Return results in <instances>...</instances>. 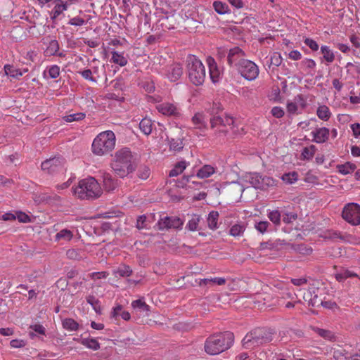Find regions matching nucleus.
Listing matches in <instances>:
<instances>
[{
    "label": "nucleus",
    "mask_w": 360,
    "mask_h": 360,
    "mask_svg": "<svg viewBox=\"0 0 360 360\" xmlns=\"http://www.w3.org/2000/svg\"><path fill=\"white\" fill-rule=\"evenodd\" d=\"M65 160L60 155L55 156L42 162L41 169L49 174L60 172L64 167Z\"/></svg>",
    "instance_id": "9d476101"
},
{
    "label": "nucleus",
    "mask_w": 360,
    "mask_h": 360,
    "mask_svg": "<svg viewBox=\"0 0 360 360\" xmlns=\"http://www.w3.org/2000/svg\"><path fill=\"white\" fill-rule=\"evenodd\" d=\"M229 189L230 191H236L237 195H241L242 192L243 191V186L236 182H232L229 184Z\"/></svg>",
    "instance_id": "680f3d73"
},
{
    "label": "nucleus",
    "mask_w": 360,
    "mask_h": 360,
    "mask_svg": "<svg viewBox=\"0 0 360 360\" xmlns=\"http://www.w3.org/2000/svg\"><path fill=\"white\" fill-rule=\"evenodd\" d=\"M184 225V220L176 216H167L163 218H160L156 226L158 230L164 231L173 229H181Z\"/></svg>",
    "instance_id": "9b49d317"
},
{
    "label": "nucleus",
    "mask_w": 360,
    "mask_h": 360,
    "mask_svg": "<svg viewBox=\"0 0 360 360\" xmlns=\"http://www.w3.org/2000/svg\"><path fill=\"white\" fill-rule=\"evenodd\" d=\"M297 219V214L295 212H285L283 217V221L285 224H290L292 221Z\"/></svg>",
    "instance_id": "603ef678"
},
{
    "label": "nucleus",
    "mask_w": 360,
    "mask_h": 360,
    "mask_svg": "<svg viewBox=\"0 0 360 360\" xmlns=\"http://www.w3.org/2000/svg\"><path fill=\"white\" fill-rule=\"evenodd\" d=\"M243 179L245 181L250 183L256 189L266 190L274 184V180L272 178L262 176L258 173L246 174Z\"/></svg>",
    "instance_id": "0eeeda50"
},
{
    "label": "nucleus",
    "mask_w": 360,
    "mask_h": 360,
    "mask_svg": "<svg viewBox=\"0 0 360 360\" xmlns=\"http://www.w3.org/2000/svg\"><path fill=\"white\" fill-rule=\"evenodd\" d=\"M234 335L230 331H225L210 335L205 342V351L210 355L220 354L233 345Z\"/></svg>",
    "instance_id": "f03ea898"
},
{
    "label": "nucleus",
    "mask_w": 360,
    "mask_h": 360,
    "mask_svg": "<svg viewBox=\"0 0 360 360\" xmlns=\"http://www.w3.org/2000/svg\"><path fill=\"white\" fill-rule=\"evenodd\" d=\"M315 331L317 333V334H319V336L326 340H331L332 339L335 338L334 334L330 330L316 328Z\"/></svg>",
    "instance_id": "c03bdc74"
},
{
    "label": "nucleus",
    "mask_w": 360,
    "mask_h": 360,
    "mask_svg": "<svg viewBox=\"0 0 360 360\" xmlns=\"http://www.w3.org/2000/svg\"><path fill=\"white\" fill-rule=\"evenodd\" d=\"M304 44L308 46L312 51H316L319 50V45L316 41L310 38H306L304 41Z\"/></svg>",
    "instance_id": "bf43d9fd"
},
{
    "label": "nucleus",
    "mask_w": 360,
    "mask_h": 360,
    "mask_svg": "<svg viewBox=\"0 0 360 360\" xmlns=\"http://www.w3.org/2000/svg\"><path fill=\"white\" fill-rule=\"evenodd\" d=\"M49 75L52 79L57 78L60 75V68L57 65H51L49 68Z\"/></svg>",
    "instance_id": "3c124183"
},
{
    "label": "nucleus",
    "mask_w": 360,
    "mask_h": 360,
    "mask_svg": "<svg viewBox=\"0 0 360 360\" xmlns=\"http://www.w3.org/2000/svg\"><path fill=\"white\" fill-rule=\"evenodd\" d=\"M4 71L6 75L16 79L22 75V72L19 69H16L13 65L9 64L4 65Z\"/></svg>",
    "instance_id": "c756f323"
},
{
    "label": "nucleus",
    "mask_w": 360,
    "mask_h": 360,
    "mask_svg": "<svg viewBox=\"0 0 360 360\" xmlns=\"http://www.w3.org/2000/svg\"><path fill=\"white\" fill-rule=\"evenodd\" d=\"M79 73L86 80H89L93 82H97L96 79L92 76V71L90 69L84 70L79 72Z\"/></svg>",
    "instance_id": "864d4df0"
},
{
    "label": "nucleus",
    "mask_w": 360,
    "mask_h": 360,
    "mask_svg": "<svg viewBox=\"0 0 360 360\" xmlns=\"http://www.w3.org/2000/svg\"><path fill=\"white\" fill-rule=\"evenodd\" d=\"M342 217L353 226L360 224V205L354 202L347 204L342 211Z\"/></svg>",
    "instance_id": "1a4fd4ad"
},
{
    "label": "nucleus",
    "mask_w": 360,
    "mask_h": 360,
    "mask_svg": "<svg viewBox=\"0 0 360 360\" xmlns=\"http://www.w3.org/2000/svg\"><path fill=\"white\" fill-rule=\"evenodd\" d=\"M68 24L74 26H82L85 24V20L82 18L75 17L69 20Z\"/></svg>",
    "instance_id": "0e129e2a"
},
{
    "label": "nucleus",
    "mask_w": 360,
    "mask_h": 360,
    "mask_svg": "<svg viewBox=\"0 0 360 360\" xmlns=\"http://www.w3.org/2000/svg\"><path fill=\"white\" fill-rule=\"evenodd\" d=\"M271 114L276 118H281L284 115V110L281 107L275 106L271 109Z\"/></svg>",
    "instance_id": "e2e57ef3"
},
{
    "label": "nucleus",
    "mask_w": 360,
    "mask_h": 360,
    "mask_svg": "<svg viewBox=\"0 0 360 360\" xmlns=\"http://www.w3.org/2000/svg\"><path fill=\"white\" fill-rule=\"evenodd\" d=\"M60 50L59 42L56 39H51L44 51L46 56H55V53Z\"/></svg>",
    "instance_id": "6ab92c4d"
},
{
    "label": "nucleus",
    "mask_w": 360,
    "mask_h": 360,
    "mask_svg": "<svg viewBox=\"0 0 360 360\" xmlns=\"http://www.w3.org/2000/svg\"><path fill=\"white\" fill-rule=\"evenodd\" d=\"M85 114L83 112H77L65 115L63 119L67 122H72L73 121H80L85 118Z\"/></svg>",
    "instance_id": "4c0bfd02"
},
{
    "label": "nucleus",
    "mask_w": 360,
    "mask_h": 360,
    "mask_svg": "<svg viewBox=\"0 0 360 360\" xmlns=\"http://www.w3.org/2000/svg\"><path fill=\"white\" fill-rule=\"evenodd\" d=\"M224 124V118L221 115L212 116L210 118V125L212 129L218 125L223 126Z\"/></svg>",
    "instance_id": "09e8293b"
},
{
    "label": "nucleus",
    "mask_w": 360,
    "mask_h": 360,
    "mask_svg": "<svg viewBox=\"0 0 360 360\" xmlns=\"http://www.w3.org/2000/svg\"><path fill=\"white\" fill-rule=\"evenodd\" d=\"M80 343L86 347L94 351L100 349L99 342L94 338H82L80 340Z\"/></svg>",
    "instance_id": "bb28decb"
},
{
    "label": "nucleus",
    "mask_w": 360,
    "mask_h": 360,
    "mask_svg": "<svg viewBox=\"0 0 360 360\" xmlns=\"http://www.w3.org/2000/svg\"><path fill=\"white\" fill-rule=\"evenodd\" d=\"M281 213L278 210H272L269 212L268 217L276 225L279 226L281 224Z\"/></svg>",
    "instance_id": "79ce46f5"
},
{
    "label": "nucleus",
    "mask_w": 360,
    "mask_h": 360,
    "mask_svg": "<svg viewBox=\"0 0 360 360\" xmlns=\"http://www.w3.org/2000/svg\"><path fill=\"white\" fill-rule=\"evenodd\" d=\"M269 222L266 221H262L256 223L255 225V229L261 233H264L269 226Z\"/></svg>",
    "instance_id": "5fc2aeb1"
},
{
    "label": "nucleus",
    "mask_w": 360,
    "mask_h": 360,
    "mask_svg": "<svg viewBox=\"0 0 360 360\" xmlns=\"http://www.w3.org/2000/svg\"><path fill=\"white\" fill-rule=\"evenodd\" d=\"M301 65L306 69H314L316 64L313 59L305 58L301 62Z\"/></svg>",
    "instance_id": "13d9d810"
},
{
    "label": "nucleus",
    "mask_w": 360,
    "mask_h": 360,
    "mask_svg": "<svg viewBox=\"0 0 360 360\" xmlns=\"http://www.w3.org/2000/svg\"><path fill=\"white\" fill-rule=\"evenodd\" d=\"M245 52L238 46H235L229 49L227 54V62L230 66H234L237 68V64L240 63L241 60H245Z\"/></svg>",
    "instance_id": "f8f14e48"
},
{
    "label": "nucleus",
    "mask_w": 360,
    "mask_h": 360,
    "mask_svg": "<svg viewBox=\"0 0 360 360\" xmlns=\"http://www.w3.org/2000/svg\"><path fill=\"white\" fill-rule=\"evenodd\" d=\"M150 174V169L146 165H141L138 169L137 176L139 179L146 180L147 179Z\"/></svg>",
    "instance_id": "58836bf2"
},
{
    "label": "nucleus",
    "mask_w": 360,
    "mask_h": 360,
    "mask_svg": "<svg viewBox=\"0 0 360 360\" xmlns=\"http://www.w3.org/2000/svg\"><path fill=\"white\" fill-rule=\"evenodd\" d=\"M205 119V116L202 113L197 112L192 117V122L198 129H207V125Z\"/></svg>",
    "instance_id": "aec40b11"
},
{
    "label": "nucleus",
    "mask_w": 360,
    "mask_h": 360,
    "mask_svg": "<svg viewBox=\"0 0 360 360\" xmlns=\"http://www.w3.org/2000/svg\"><path fill=\"white\" fill-rule=\"evenodd\" d=\"M356 276H357L356 274L352 273L349 270H344L342 272L337 274L335 275V278L337 279L338 281L342 282L347 278Z\"/></svg>",
    "instance_id": "37998d69"
},
{
    "label": "nucleus",
    "mask_w": 360,
    "mask_h": 360,
    "mask_svg": "<svg viewBox=\"0 0 360 360\" xmlns=\"http://www.w3.org/2000/svg\"><path fill=\"white\" fill-rule=\"evenodd\" d=\"M158 110L160 112L165 115H176L178 114L176 108L171 103H166L158 105Z\"/></svg>",
    "instance_id": "a211bd4d"
},
{
    "label": "nucleus",
    "mask_w": 360,
    "mask_h": 360,
    "mask_svg": "<svg viewBox=\"0 0 360 360\" xmlns=\"http://www.w3.org/2000/svg\"><path fill=\"white\" fill-rule=\"evenodd\" d=\"M30 328L32 329L34 332L41 335H45L46 333V329L41 324L37 323L30 325Z\"/></svg>",
    "instance_id": "052dcab7"
},
{
    "label": "nucleus",
    "mask_w": 360,
    "mask_h": 360,
    "mask_svg": "<svg viewBox=\"0 0 360 360\" xmlns=\"http://www.w3.org/2000/svg\"><path fill=\"white\" fill-rule=\"evenodd\" d=\"M298 174L295 172L285 173L282 176V180L286 184H292L297 180Z\"/></svg>",
    "instance_id": "ea45409f"
},
{
    "label": "nucleus",
    "mask_w": 360,
    "mask_h": 360,
    "mask_svg": "<svg viewBox=\"0 0 360 360\" xmlns=\"http://www.w3.org/2000/svg\"><path fill=\"white\" fill-rule=\"evenodd\" d=\"M167 141L169 146V150L175 152H179L184 148V143L181 139H169Z\"/></svg>",
    "instance_id": "393cba45"
},
{
    "label": "nucleus",
    "mask_w": 360,
    "mask_h": 360,
    "mask_svg": "<svg viewBox=\"0 0 360 360\" xmlns=\"http://www.w3.org/2000/svg\"><path fill=\"white\" fill-rule=\"evenodd\" d=\"M186 167V162L183 160L175 164L174 168L169 171V176H177L181 174Z\"/></svg>",
    "instance_id": "cd10ccee"
},
{
    "label": "nucleus",
    "mask_w": 360,
    "mask_h": 360,
    "mask_svg": "<svg viewBox=\"0 0 360 360\" xmlns=\"http://www.w3.org/2000/svg\"><path fill=\"white\" fill-rule=\"evenodd\" d=\"M111 61L121 67L125 66L127 64V59L122 53H119L117 51L112 52Z\"/></svg>",
    "instance_id": "2f4dec72"
},
{
    "label": "nucleus",
    "mask_w": 360,
    "mask_h": 360,
    "mask_svg": "<svg viewBox=\"0 0 360 360\" xmlns=\"http://www.w3.org/2000/svg\"><path fill=\"white\" fill-rule=\"evenodd\" d=\"M74 193L80 199H96L98 198L102 190L98 181L93 177L82 179L79 182L77 187L74 188Z\"/></svg>",
    "instance_id": "39448f33"
},
{
    "label": "nucleus",
    "mask_w": 360,
    "mask_h": 360,
    "mask_svg": "<svg viewBox=\"0 0 360 360\" xmlns=\"http://www.w3.org/2000/svg\"><path fill=\"white\" fill-rule=\"evenodd\" d=\"M245 230V227L243 224H236L231 227L229 233L234 237L240 236L243 233Z\"/></svg>",
    "instance_id": "e433bc0d"
},
{
    "label": "nucleus",
    "mask_w": 360,
    "mask_h": 360,
    "mask_svg": "<svg viewBox=\"0 0 360 360\" xmlns=\"http://www.w3.org/2000/svg\"><path fill=\"white\" fill-rule=\"evenodd\" d=\"M223 110V108L221 107V105H220V103H214L212 104V107L209 109V113L211 116H214V115H219V112H221Z\"/></svg>",
    "instance_id": "6e6d98bb"
},
{
    "label": "nucleus",
    "mask_w": 360,
    "mask_h": 360,
    "mask_svg": "<svg viewBox=\"0 0 360 360\" xmlns=\"http://www.w3.org/2000/svg\"><path fill=\"white\" fill-rule=\"evenodd\" d=\"M72 233L68 229H63L56 235V240H59L60 239H65L66 240H70L72 238Z\"/></svg>",
    "instance_id": "a19ab883"
},
{
    "label": "nucleus",
    "mask_w": 360,
    "mask_h": 360,
    "mask_svg": "<svg viewBox=\"0 0 360 360\" xmlns=\"http://www.w3.org/2000/svg\"><path fill=\"white\" fill-rule=\"evenodd\" d=\"M199 221L200 217L195 215L191 220L188 221L186 226V229L191 231H195L198 228Z\"/></svg>",
    "instance_id": "49530a36"
},
{
    "label": "nucleus",
    "mask_w": 360,
    "mask_h": 360,
    "mask_svg": "<svg viewBox=\"0 0 360 360\" xmlns=\"http://www.w3.org/2000/svg\"><path fill=\"white\" fill-rule=\"evenodd\" d=\"M67 257L71 259L80 260L82 257L79 250L70 249L66 252Z\"/></svg>",
    "instance_id": "de8ad7c7"
},
{
    "label": "nucleus",
    "mask_w": 360,
    "mask_h": 360,
    "mask_svg": "<svg viewBox=\"0 0 360 360\" xmlns=\"http://www.w3.org/2000/svg\"><path fill=\"white\" fill-rule=\"evenodd\" d=\"M111 84L114 89L122 91L124 82L122 79H116L111 82Z\"/></svg>",
    "instance_id": "338daca9"
},
{
    "label": "nucleus",
    "mask_w": 360,
    "mask_h": 360,
    "mask_svg": "<svg viewBox=\"0 0 360 360\" xmlns=\"http://www.w3.org/2000/svg\"><path fill=\"white\" fill-rule=\"evenodd\" d=\"M213 7L214 11L220 15L230 13L231 10L229 8V6L222 1H214L213 2Z\"/></svg>",
    "instance_id": "b1692460"
},
{
    "label": "nucleus",
    "mask_w": 360,
    "mask_h": 360,
    "mask_svg": "<svg viewBox=\"0 0 360 360\" xmlns=\"http://www.w3.org/2000/svg\"><path fill=\"white\" fill-rule=\"evenodd\" d=\"M183 74V68L180 64H174L169 70L168 78L172 82L177 81Z\"/></svg>",
    "instance_id": "f3484780"
},
{
    "label": "nucleus",
    "mask_w": 360,
    "mask_h": 360,
    "mask_svg": "<svg viewBox=\"0 0 360 360\" xmlns=\"http://www.w3.org/2000/svg\"><path fill=\"white\" fill-rule=\"evenodd\" d=\"M103 187L108 192L114 191L117 186V180L114 179L109 173H103L102 175Z\"/></svg>",
    "instance_id": "dca6fc26"
},
{
    "label": "nucleus",
    "mask_w": 360,
    "mask_h": 360,
    "mask_svg": "<svg viewBox=\"0 0 360 360\" xmlns=\"http://www.w3.org/2000/svg\"><path fill=\"white\" fill-rule=\"evenodd\" d=\"M214 172L215 170L212 166L210 165H205L198 171L196 176L198 178L204 179L210 176Z\"/></svg>",
    "instance_id": "412c9836"
},
{
    "label": "nucleus",
    "mask_w": 360,
    "mask_h": 360,
    "mask_svg": "<svg viewBox=\"0 0 360 360\" xmlns=\"http://www.w3.org/2000/svg\"><path fill=\"white\" fill-rule=\"evenodd\" d=\"M15 217L18 219V220L22 223H28L31 221L30 217L25 214V212L20 211L16 212Z\"/></svg>",
    "instance_id": "4d7b16f0"
},
{
    "label": "nucleus",
    "mask_w": 360,
    "mask_h": 360,
    "mask_svg": "<svg viewBox=\"0 0 360 360\" xmlns=\"http://www.w3.org/2000/svg\"><path fill=\"white\" fill-rule=\"evenodd\" d=\"M131 269L127 265L120 266L116 271V274L122 277H128L131 274Z\"/></svg>",
    "instance_id": "a18cd8bd"
},
{
    "label": "nucleus",
    "mask_w": 360,
    "mask_h": 360,
    "mask_svg": "<svg viewBox=\"0 0 360 360\" xmlns=\"http://www.w3.org/2000/svg\"><path fill=\"white\" fill-rule=\"evenodd\" d=\"M282 61L283 58L281 57V55L279 53L274 52L272 53L269 60H268L266 63L269 68H270L271 66L278 67L279 65H281Z\"/></svg>",
    "instance_id": "473e14b6"
},
{
    "label": "nucleus",
    "mask_w": 360,
    "mask_h": 360,
    "mask_svg": "<svg viewBox=\"0 0 360 360\" xmlns=\"http://www.w3.org/2000/svg\"><path fill=\"white\" fill-rule=\"evenodd\" d=\"M323 58L328 63H332L335 60V55L333 52L329 49L328 46H322L321 47Z\"/></svg>",
    "instance_id": "c9c22d12"
},
{
    "label": "nucleus",
    "mask_w": 360,
    "mask_h": 360,
    "mask_svg": "<svg viewBox=\"0 0 360 360\" xmlns=\"http://www.w3.org/2000/svg\"><path fill=\"white\" fill-rule=\"evenodd\" d=\"M333 357L336 360H347V352L345 349H336L333 352Z\"/></svg>",
    "instance_id": "8fccbe9b"
},
{
    "label": "nucleus",
    "mask_w": 360,
    "mask_h": 360,
    "mask_svg": "<svg viewBox=\"0 0 360 360\" xmlns=\"http://www.w3.org/2000/svg\"><path fill=\"white\" fill-rule=\"evenodd\" d=\"M146 215H141L139 216L136 220V227L138 229H142L146 227Z\"/></svg>",
    "instance_id": "774afa93"
},
{
    "label": "nucleus",
    "mask_w": 360,
    "mask_h": 360,
    "mask_svg": "<svg viewBox=\"0 0 360 360\" xmlns=\"http://www.w3.org/2000/svg\"><path fill=\"white\" fill-rule=\"evenodd\" d=\"M186 71L190 82L195 86L202 85L205 79V68L201 60L195 55L186 58Z\"/></svg>",
    "instance_id": "20e7f679"
},
{
    "label": "nucleus",
    "mask_w": 360,
    "mask_h": 360,
    "mask_svg": "<svg viewBox=\"0 0 360 360\" xmlns=\"http://www.w3.org/2000/svg\"><path fill=\"white\" fill-rule=\"evenodd\" d=\"M356 168V165L350 162H347L345 164L337 165L338 172L344 175L353 172Z\"/></svg>",
    "instance_id": "4be33fe9"
},
{
    "label": "nucleus",
    "mask_w": 360,
    "mask_h": 360,
    "mask_svg": "<svg viewBox=\"0 0 360 360\" xmlns=\"http://www.w3.org/2000/svg\"><path fill=\"white\" fill-rule=\"evenodd\" d=\"M316 150V148L314 145H311L309 147H305L303 148L301 156L302 160H311Z\"/></svg>",
    "instance_id": "72a5a7b5"
},
{
    "label": "nucleus",
    "mask_w": 360,
    "mask_h": 360,
    "mask_svg": "<svg viewBox=\"0 0 360 360\" xmlns=\"http://www.w3.org/2000/svg\"><path fill=\"white\" fill-rule=\"evenodd\" d=\"M276 330L271 328L258 327L252 330L243 339V347L246 349H253L273 340Z\"/></svg>",
    "instance_id": "7ed1b4c3"
},
{
    "label": "nucleus",
    "mask_w": 360,
    "mask_h": 360,
    "mask_svg": "<svg viewBox=\"0 0 360 360\" xmlns=\"http://www.w3.org/2000/svg\"><path fill=\"white\" fill-rule=\"evenodd\" d=\"M153 123L150 119L145 117L141 120L139 123V128L141 131L145 134L148 136L152 132Z\"/></svg>",
    "instance_id": "5701e85b"
},
{
    "label": "nucleus",
    "mask_w": 360,
    "mask_h": 360,
    "mask_svg": "<svg viewBox=\"0 0 360 360\" xmlns=\"http://www.w3.org/2000/svg\"><path fill=\"white\" fill-rule=\"evenodd\" d=\"M330 131L326 127L316 128L311 132L313 136L312 141L317 143L326 142L329 138Z\"/></svg>",
    "instance_id": "ddd939ff"
},
{
    "label": "nucleus",
    "mask_w": 360,
    "mask_h": 360,
    "mask_svg": "<svg viewBox=\"0 0 360 360\" xmlns=\"http://www.w3.org/2000/svg\"><path fill=\"white\" fill-rule=\"evenodd\" d=\"M131 306L134 310L141 313L143 316H148L150 315V307L143 299L133 301Z\"/></svg>",
    "instance_id": "4468645a"
},
{
    "label": "nucleus",
    "mask_w": 360,
    "mask_h": 360,
    "mask_svg": "<svg viewBox=\"0 0 360 360\" xmlns=\"http://www.w3.org/2000/svg\"><path fill=\"white\" fill-rule=\"evenodd\" d=\"M207 61L209 66L210 78L213 83H216L219 81V71L217 63L214 59L212 57H208Z\"/></svg>",
    "instance_id": "2eb2a0df"
},
{
    "label": "nucleus",
    "mask_w": 360,
    "mask_h": 360,
    "mask_svg": "<svg viewBox=\"0 0 360 360\" xmlns=\"http://www.w3.org/2000/svg\"><path fill=\"white\" fill-rule=\"evenodd\" d=\"M295 103L300 105L302 108H304L307 105V101L302 94H298L295 97Z\"/></svg>",
    "instance_id": "69168bd1"
},
{
    "label": "nucleus",
    "mask_w": 360,
    "mask_h": 360,
    "mask_svg": "<svg viewBox=\"0 0 360 360\" xmlns=\"http://www.w3.org/2000/svg\"><path fill=\"white\" fill-rule=\"evenodd\" d=\"M316 115L321 120L327 121L330 119L331 112L328 106L323 105L317 108Z\"/></svg>",
    "instance_id": "a878e982"
},
{
    "label": "nucleus",
    "mask_w": 360,
    "mask_h": 360,
    "mask_svg": "<svg viewBox=\"0 0 360 360\" xmlns=\"http://www.w3.org/2000/svg\"><path fill=\"white\" fill-rule=\"evenodd\" d=\"M63 328L70 331H76L79 328V323L71 318H66L62 321Z\"/></svg>",
    "instance_id": "c85d7f7f"
},
{
    "label": "nucleus",
    "mask_w": 360,
    "mask_h": 360,
    "mask_svg": "<svg viewBox=\"0 0 360 360\" xmlns=\"http://www.w3.org/2000/svg\"><path fill=\"white\" fill-rule=\"evenodd\" d=\"M219 218V213L217 211H212L208 214L207 224L208 227L212 230H215L218 228L217 221Z\"/></svg>",
    "instance_id": "7c9ffc66"
},
{
    "label": "nucleus",
    "mask_w": 360,
    "mask_h": 360,
    "mask_svg": "<svg viewBox=\"0 0 360 360\" xmlns=\"http://www.w3.org/2000/svg\"><path fill=\"white\" fill-rule=\"evenodd\" d=\"M236 70L240 75L248 81L255 79L259 75L257 65L250 60H243L237 64Z\"/></svg>",
    "instance_id": "6e6552de"
},
{
    "label": "nucleus",
    "mask_w": 360,
    "mask_h": 360,
    "mask_svg": "<svg viewBox=\"0 0 360 360\" xmlns=\"http://www.w3.org/2000/svg\"><path fill=\"white\" fill-rule=\"evenodd\" d=\"M115 145V135L112 131L100 133L94 140L92 151L98 155H103L111 151Z\"/></svg>",
    "instance_id": "423d86ee"
},
{
    "label": "nucleus",
    "mask_w": 360,
    "mask_h": 360,
    "mask_svg": "<svg viewBox=\"0 0 360 360\" xmlns=\"http://www.w3.org/2000/svg\"><path fill=\"white\" fill-rule=\"evenodd\" d=\"M86 300L87 303L93 307L96 313L101 314V307L98 299L96 298L95 296L90 295L86 297Z\"/></svg>",
    "instance_id": "f704fd0d"
},
{
    "label": "nucleus",
    "mask_w": 360,
    "mask_h": 360,
    "mask_svg": "<svg viewBox=\"0 0 360 360\" xmlns=\"http://www.w3.org/2000/svg\"><path fill=\"white\" fill-rule=\"evenodd\" d=\"M111 167L117 176L124 178L136 170L137 163L131 150L127 148H124L115 153V160L111 163Z\"/></svg>",
    "instance_id": "f257e3e1"
}]
</instances>
